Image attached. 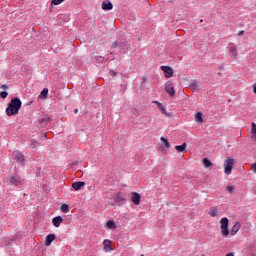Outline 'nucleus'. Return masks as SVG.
<instances>
[{"mask_svg":"<svg viewBox=\"0 0 256 256\" xmlns=\"http://www.w3.org/2000/svg\"><path fill=\"white\" fill-rule=\"evenodd\" d=\"M23 103L19 98H12L11 101L8 103L6 108V115L8 117H13V115H19V109H21Z\"/></svg>","mask_w":256,"mask_h":256,"instance_id":"obj_1","label":"nucleus"},{"mask_svg":"<svg viewBox=\"0 0 256 256\" xmlns=\"http://www.w3.org/2000/svg\"><path fill=\"white\" fill-rule=\"evenodd\" d=\"M234 165H235V160L231 157H227L224 160V173L226 175H231V171H233Z\"/></svg>","mask_w":256,"mask_h":256,"instance_id":"obj_2","label":"nucleus"},{"mask_svg":"<svg viewBox=\"0 0 256 256\" xmlns=\"http://www.w3.org/2000/svg\"><path fill=\"white\" fill-rule=\"evenodd\" d=\"M221 234L223 237H229V219L227 217L220 220Z\"/></svg>","mask_w":256,"mask_h":256,"instance_id":"obj_3","label":"nucleus"},{"mask_svg":"<svg viewBox=\"0 0 256 256\" xmlns=\"http://www.w3.org/2000/svg\"><path fill=\"white\" fill-rule=\"evenodd\" d=\"M165 91L171 97H175V84L171 80L165 83Z\"/></svg>","mask_w":256,"mask_h":256,"instance_id":"obj_4","label":"nucleus"},{"mask_svg":"<svg viewBox=\"0 0 256 256\" xmlns=\"http://www.w3.org/2000/svg\"><path fill=\"white\" fill-rule=\"evenodd\" d=\"M13 155L17 163H20L21 165L25 163V156L23 155V153H21V151H14Z\"/></svg>","mask_w":256,"mask_h":256,"instance_id":"obj_5","label":"nucleus"},{"mask_svg":"<svg viewBox=\"0 0 256 256\" xmlns=\"http://www.w3.org/2000/svg\"><path fill=\"white\" fill-rule=\"evenodd\" d=\"M155 105H157L159 111L162 113V115H165V117H171V114L167 113V109L164 108L163 104L159 101H154Z\"/></svg>","mask_w":256,"mask_h":256,"instance_id":"obj_6","label":"nucleus"},{"mask_svg":"<svg viewBox=\"0 0 256 256\" xmlns=\"http://www.w3.org/2000/svg\"><path fill=\"white\" fill-rule=\"evenodd\" d=\"M131 201L134 205H139L141 203V195L137 192H133L131 196Z\"/></svg>","mask_w":256,"mask_h":256,"instance_id":"obj_7","label":"nucleus"},{"mask_svg":"<svg viewBox=\"0 0 256 256\" xmlns=\"http://www.w3.org/2000/svg\"><path fill=\"white\" fill-rule=\"evenodd\" d=\"M239 53L237 52V46H231L229 48V57L230 59H235L238 57Z\"/></svg>","mask_w":256,"mask_h":256,"instance_id":"obj_8","label":"nucleus"},{"mask_svg":"<svg viewBox=\"0 0 256 256\" xmlns=\"http://www.w3.org/2000/svg\"><path fill=\"white\" fill-rule=\"evenodd\" d=\"M114 201H116V203H125L126 199L121 192H118L114 194Z\"/></svg>","mask_w":256,"mask_h":256,"instance_id":"obj_9","label":"nucleus"},{"mask_svg":"<svg viewBox=\"0 0 256 256\" xmlns=\"http://www.w3.org/2000/svg\"><path fill=\"white\" fill-rule=\"evenodd\" d=\"M161 69L164 71L165 77H167V78L173 77V69H171V67L161 66Z\"/></svg>","mask_w":256,"mask_h":256,"instance_id":"obj_10","label":"nucleus"},{"mask_svg":"<svg viewBox=\"0 0 256 256\" xmlns=\"http://www.w3.org/2000/svg\"><path fill=\"white\" fill-rule=\"evenodd\" d=\"M103 11H111L113 9V3L111 1L102 2Z\"/></svg>","mask_w":256,"mask_h":256,"instance_id":"obj_11","label":"nucleus"},{"mask_svg":"<svg viewBox=\"0 0 256 256\" xmlns=\"http://www.w3.org/2000/svg\"><path fill=\"white\" fill-rule=\"evenodd\" d=\"M23 183V180L17 176H11L10 178V185H21Z\"/></svg>","mask_w":256,"mask_h":256,"instance_id":"obj_12","label":"nucleus"},{"mask_svg":"<svg viewBox=\"0 0 256 256\" xmlns=\"http://www.w3.org/2000/svg\"><path fill=\"white\" fill-rule=\"evenodd\" d=\"M49 121H51V117H49L48 115H45L38 120V123L42 125V127H45V125H47Z\"/></svg>","mask_w":256,"mask_h":256,"instance_id":"obj_13","label":"nucleus"},{"mask_svg":"<svg viewBox=\"0 0 256 256\" xmlns=\"http://www.w3.org/2000/svg\"><path fill=\"white\" fill-rule=\"evenodd\" d=\"M52 223L54 227H60L61 223H63V217L61 216H56L52 219Z\"/></svg>","mask_w":256,"mask_h":256,"instance_id":"obj_14","label":"nucleus"},{"mask_svg":"<svg viewBox=\"0 0 256 256\" xmlns=\"http://www.w3.org/2000/svg\"><path fill=\"white\" fill-rule=\"evenodd\" d=\"M72 187H73V189H74L75 191H80V189H83V187H85V182H81V181H79V182H74V183L72 184Z\"/></svg>","mask_w":256,"mask_h":256,"instance_id":"obj_15","label":"nucleus"},{"mask_svg":"<svg viewBox=\"0 0 256 256\" xmlns=\"http://www.w3.org/2000/svg\"><path fill=\"white\" fill-rule=\"evenodd\" d=\"M239 229H241V224H239V222H236L233 225V227H232V229L230 231V234L231 235H237V233H239Z\"/></svg>","mask_w":256,"mask_h":256,"instance_id":"obj_16","label":"nucleus"},{"mask_svg":"<svg viewBox=\"0 0 256 256\" xmlns=\"http://www.w3.org/2000/svg\"><path fill=\"white\" fill-rule=\"evenodd\" d=\"M187 143H183L182 145L175 146V150L177 153H185L187 150Z\"/></svg>","mask_w":256,"mask_h":256,"instance_id":"obj_17","label":"nucleus"},{"mask_svg":"<svg viewBox=\"0 0 256 256\" xmlns=\"http://www.w3.org/2000/svg\"><path fill=\"white\" fill-rule=\"evenodd\" d=\"M55 239V234H49L46 236L45 239V245L46 247H49V245H51V243H53V240Z\"/></svg>","mask_w":256,"mask_h":256,"instance_id":"obj_18","label":"nucleus"},{"mask_svg":"<svg viewBox=\"0 0 256 256\" xmlns=\"http://www.w3.org/2000/svg\"><path fill=\"white\" fill-rule=\"evenodd\" d=\"M103 245H104V251L106 253H109V251H112V249H111V240H104Z\"/></svg>","mask_w":256,"mask_h":256,"instance_id":"obj_19","label":"nucleus"},{"mask_svg":"<svg viewBox=\"0 0 256 256\" xmlns=\"http://www.w3.org/2000/svg\"><path fill=\"white\" fill-rule=\"evenodd\" d=\"M251 139L256 142V124H255V122L251 123Z\"/></svg>","mask_w":256,"mask_h":256,"instance_id":"obj_20","label":"nucleus"},{"mask_svg":"<svg viewBox=\"0 0 256 256\" xmlns=\"http://www.w3.org/2000/svg\"><path fill=\"white\" fill-rule=\"evenodd\" d=\"M189 88L192 90V91H197L199 90V83L195 80H193L190 85H189Z\"/></svg>","mask_w":256,"mask_h":256,"instance_id":"obj_21","label":"nucleus"},{"mask_svg":"<svg viewBox=\"0 0 256 256\" xmlns=\"http://www.w3.org/2000/svg\"><path fill=\"white\" fill-rule=\"evenodd\" d=\"M47 95H49V89L44 88L39 95V99H47Z\"/></svg>","mask_w":256,"mask_h":256,"instance_id":"obj_22","label":"nucleus"},{"mask_svg":"<svg viewBox=\"0 0 256 256\" xmlns=\"http://www.w3.org/2000/svg\"><path fill=\"white\" fill-rule=\"evenodd\" d=\"M218 213H219V211L217 210V207H212L210 209V211L208 212L210 217H217Z\"/></svg>","mask_w":256,"mask_h":256,"instance_id":"obj_23","label":"nucleus"},{"mask_svg":"<svg viewBox=\"0 0 256 256\" xmlns=\"http://www.w3.org/2000/svg\"><path fill=\"white\" fill-rule=\"evenodd\" d=\"M195 121L197 123H203V113H201V112L196 113Z\"/></svg>","mask_w":256,"mask_h":256,"instance_id":"obj_24","label":"nucleus"},{"mask_svg":"<svg viewBox=\"0 0 256 256\" xmlns=\"http://www.w3.org/2000/svg\"><path fill=\"white\" fill-rule=\"evenodd\" d=\"M203 165L207 169V168L211 167L213 165V163L208 158H204L203 159Z\"/></svg>","mask_w":256,"mask_h":256,"instance_id":"obj_25","label":"nucleus"},{"mask_svg":"<svg viewBox=\"0 0 256 256\" xmlns=\"http://www.w3.org/2000/svg\"><path fill=\"white\" fill-rule=\"evenodd\" d=\"M106 226L108 227V229H117V225L115 224V222L113 220H109L107 222Z\"/></svg>","mask_w":256,"mask_h":256,"instance_id":"obj_26","label":"nucleus"},{"mask_svg":"<svg viewBox=\"0 0 256 256\" xmlns=\"http://www.w3.org/2000/svg\"><path fill=\"white\" fill-rule=\"evenodd\" d=\"M160 141H162V143H164V146L166 147V149H169V147H171V144L169 143V140L165 137H161Z\"/></svg>","mask_w":256,"mask_h":256,"instance_id":"obj_27","label":"nucleus"},{"mask_svg":"<svg viewBox=\"0 0 256 256\" xmlns=\"http://www.w3.org/2000/svg\"><path fill=\"white\" fill-rule=\"evenodd\" d=\"M117 47L120 48V49H123V44L118 42V41L113 42L112 43V48L117 49Z\"/></svg>","mask_w":256,"mask_h":256,"instance_id":"obj_28","label":"nucleus"},{"mask_svg":"<svg viewBox=\"0 0 256 256\" xmlns=\"http://www.w3.org/2000/svg\"><path fill=\"white\" fill-rule=\"evenodd\" d=\"M60 211H62V213H69V205L63 204V205L60 207Z\"/></svg>","mask_w":256,"mask_h":256,"instance_id":"obj_29","label":"nucleus"},{"mask_svg":"<svg viewBox=\"0 0 256 256\" xmlns=\"http://www.w3.org/2000/svg\"><path fill=\"white\" fill-rule=\"evenodd\" d=\"M8 95H9V93L7 91H2L0 93L1 99H7Z\"/></svg>","mask_w":256,"mask_h":256,"instance_id":"obj_30","label":"nucleus"},{"mask_svg":"<svg viewBox=\"0 0 256 256\" xmlns=\"http://www.w3.org/2000/svg\"><path fill=\"white\" fill-rule=\"evenodd\" d=\"M38 145H39V142H37L35 140H32L31 144H30V147H31V149H35Z\"/></svg>","mask_w":256,"mask_h":256,"instance_id":"obj_31","label":"nucleus"},{"mask_svg":"<svg viewBox=\"0 0 256 256\" xmlns=\"http://www.w3.org/2000/svg\"><path fill=\"white\" fill-rule=\"evenodd\" d=\"M65 0H52L53 5H61V2Z\"/></svg>","mask_w":256,"mask_h":256,"instance_id":"obj_32","label":"nucleus"},{"mask_svg":"<svg viewBox=\"0 0 256 256\" xmlns=\"http://www.w3.org/2000/svg\"><path fill=\"white\" fill-rule=\"evenodd\" d=\"M234 189H235V187H233V186L226 187V190L228 191V193H233Z\"/></svg>","mask_w":256,"mask_h":256,"instance_id":"obj_33","label":"nucleus"},{"mask_svg":"<svg viewBox=\"0 0 256 256\" xmlns=\"http://www.w3.org/2000/svg\"><path fill=\"white\" fill-rule=\"evenodd\" d=\"M1 89H4V90L9 89V86L7 84H3L1 85Z\"/></svg>","mask_w":256,"mask_h":256,"instance_id":"obj_34","label":"nucleus"},{"mask_svg":"<svg viewBox=\"0 0 256 256\" xmlns=\"http://www.w3.org/2000/svg\"><path fill=\"white\" fill-rule=\"evenodd\" d=\"M252 171L253 173H256V163L252 164Z\"/></svg>","mask_w":256,"mask_h":256,"instance_id":"obj_35","label":"nucleus"},{"mask_svg":"<svg viewBox=\"0 0 256 256\" xmlns=\"http://www.w3.org/2000/svg\"><path fill=\"white\" fill-rule=\"evenodd\" d=\"M104 59H105V58H103V57L100 56V57H98V58L96 59V61H99V62L101 63V62L104 61Z\"/></svg>","mask_w":256,"mask_h":256,"instance_id":"obj_36","label":"nucleus"},{"mask_svg":"<svg viewBox=\"0 0 256 256\" xmlns=\"http://www.w3.org/2000/svg\"><path fill=\"white\" fill-rule=\"evenodd\" d=\"M244 31H239L238 32V37H241V35H243Z\"/></svg>","mask_w":256,"mask_h":256,"instance_id":"obj_37","label":"nucleus"},{"mask_svg":"<svg viewBox=\"0 0 256 256\" xmlns=\"http://www.w3.org/2000/svg\"><path fill=\"white\" fill-rule=\"evenodd\" d=\"M253 91H254V93H256V84H253Z\"/></svg>","mask_w":256,"mask_h":256,"instance_id":"obj_38","label":"nucleus"},{"mask_svg":"<svg viewBox=\"0 0 256 256\" xmlns=\"http://www.w3.org/2000/svg\"><path fill=\"white\" fill-rule=\"evenodd\" d=\"M42 137H44V139H47V134L46 133H42Z\"/></svg>","mask_w":256,"mask_h":256,"instance_id":"obj_39","label":"nucleus"},{"mask_svg":"<svg viewBox=\"0 0 256 256\" xmlns=\"http://www.w3.org/2000/svg\"><path fill=\"white\" fill-rule=\"evenodd\" d=\"M74 113L77 115V113H79V109H75Z\"/></svg>","mask_w":256,"mask_h":256,"instance_id":"obj_40","label":"nucleus"},{"mask_svg":"<svg viewBox=\"0 0 256 256\" xmlns=\"http://www.w3.org/2000/svg\"><path fill=\"white\" fill-rule=\"evenodd\" d=\"M226 256H235L233 253H228Z\"/></svg>","mask_w":256,"mask_h":256,"instance_id":"obj_41","label":"nucleus"},{"mask_svg":"<svg viewBox=\"0 0 256 256\" xmlns=\"http://www.w3.org/2000/svg\"><path fill=\"white\" fill-rule=\"evenodd\" d=\"M115 75H117V72H113V76L115 77Z\"/></svg>","mask_w":256,"mask_h":256,"instance_id":"obj_42","label":"nucleus"},{"mask_svg":"<svg viewBox=\"0 0 256 256\" xmlns=\"http://www.w3.org/2000/svg\"><path fill=\"white\" fill-rule=\"evenodd\" d=\"M200 23H203V20H200Z\"/></svg>","mask_w":256,"mask_h":256,"instance_id":"obj_43","label":"nucleus"},{"mask_svg":"<svg viewBox=\"0 0 256 256\" xmlns=\"http://www.w3.org/2000/svg\"><path fill=\"white\" fill-rule=\"evenodd\" d=\"M202 256H205L204 254H202Z\"/></svg>","mask_w":256,"mask_h":256,"instance_id":"obj_44","label":"nucleus"}]
</instances>
